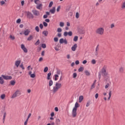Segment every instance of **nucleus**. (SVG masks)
<instances>
[{
    "instance_id": "f257e3e1",
    "label": "nucleus",
    "mask_w": 125,
    "mask_h": 125,
    "mask_svg": "<svg viewBox=\"0 0 125 125\" xmlns=\"http://www.w3.org/2000/svg\"><path fill=\"white\" fill-rule=\"evenodd\" d=\"M79 107H80V104L79 103H78V102H76L75 104V106L72 110V117L73 118H75L77 116V110Z\"/></svg>"
},
{
    "instance_id": "f03ea898",
    "label": "nucleus",
    "mask_w": 125,
    "mask_h": 125,
    "mask_svg": "<svg viewBox=\"0 0 125 125\" xmlns=\"http://www.w3.org/2000/svg\"><path fill=\"white\" fill-rule=\"evenodd\" d=\"M61 86H62L61 83H59V82L56 83V85L55 86L53 87V92H54V93H55V92L58 91V89H59V88H61Z\"/></svg>"
},
{
    "instance_id": "7ed1b4c3",
    "label": "nucleus",
    "mask_w": 125,
    "mask_h": 125,
    "mask_svg": "<svg viewBox=\"0 0 125 125\" xmlns=\"http://www.w3.org/2000/svg\"><path fill=\"white\" fill-rule=\"evenodd\" d=\"M106 69L107 66L104 65L102 69L101 72H100L102 74V76H104L105 77H106V76H108V72L106 70Z\"/></svg>"
},
{
    "instance_id": "20e7f679",
    "label": "nucleus",
    "mask_w": 125,
    "mask_h": 125,
    "mask_svg": "<svg viewBox=\"0 0 125 125\" xmlns=\"http://www.w3.org/2000/svg\"><path fill=\"white\" fill-rule=\"evenodd\" d=\"M96 34H98V35H103V34H104V28L99 27L96 30Z\"/></svg>"
},
{
    "instance_id": "39448f33",
    "label": "nucleus",
    "mask_w": 125,
    "mask_h": 125,
    "mask_svg": "<svg viewBox=\"0 0 125 125\" xmlns=\"http://www.w3.org/2000/svg\"><path fill=\"white\" fill-rule=\"evenodd\" d=\"M20 95H21V92H20V90H17L16 92L12 95L11 98L13 99L18 96H20Z\"/></svg>"
},
{
    "instance_id": "423d86ee",
    "label": "nucleus",
    "mask_w": 125,
    "mask_h": 125,
    "mask_svg": "<svg viewBox=\"0 0 125 125\" xmlns=\"http://www.w3.org/2000/svg\"><path fill=\"white\" fill-rule=\"evenodd\" d=\"M63 36L64 37H67V36H69V37H72L73 36V32L72 31L69 32H64L63 33Z\"/></svg>"
},
{
    "instance_id": "0eeeda50",
    "label": "nucleus",
    "mask_w": 125,
    "mask_h": 125,
    "mask_svg": "<svg viewBox=\"0 0 125 125\" xmlns=\"http://www.w3.org/2000/svg\"><path fill=\"white\" fill-rule=\"evenodd\" d=\"M60 43H64V44H67L68 43V41L66 39H64L62 38L60 40Z\"/></svg>"
},
{
    "instance_id": "6e6552de",
    "label": "nucleus",
    "mask_w": 125,
    "mask_h": 125,
    "mask_svg": "<svg viewBox=\"0 0 125 125\" xmlns=\"http://www.w3.org/2000/svg\"><path fill=\"white\" fill-rule=\"evenodd\" d=\"M1 77H2L3 79L4 80H5L6 81H7L8 80H12V77H11V76H5L4 75H2Z\"/></svg>"
},
{
    "instance_id": "1a4fd4ad",
    "label": "nucleus",
    "mask_w": 125,
    "mask_h": 125,
    "mask_svg": "<svg viewBox=\"0 0 125 125\" xmlns=\"http://www.w3.org/2000/svg\"><path fill=\"white\" fill-rule=\"evenodd\" d=\"M21 47L25 53H27V52H28V50L27 49V48L25 47V45H24V44H21Z\"/></svg>"
},
{
    "instance_id": "9d476101",
    "label": "nucleus",
    "mask_w": 125,
    "mask_h": 125,
    "mask_svg": "<svg viewBox=\"0 0 125 125\" xmlns=\"http://www.w3.org/2000/svg\"><path fill=\"white\" fill-rule=\"evenodd\" d=\"M32 13L35 16H39L40 15V12L37 10H33Z\"/></svg>"
},
{
    "instance_id": "9b49d317",
    "label": "nucleus",
    "mask_w": 125,
    "mask_h": 125,
    "mask_svg": "<svg viewBox=\"0 0 125 125\" xmlns=\"http://www.w3.org/2000/svg\"><path fill=\"white\" fill-rule=\"evenodd\" d=\"M27 17L29 19H33L34 18V15L30 12H27Z\"/></svg>"
},
{
    "instance_id": "f8f14e48",
    "label": "nucleus",
    "mask_w": 125,
    "mask_h": 125,
    "mask_svg": "<svg viewBox=\"0 0 125 125\" xmlns=\"http://www.w3.org/2000/svg\"><path fill=\"white\" fill-rule=\"evenodd\" d=\"M31 32V31L29 29H26L23 32V35L24 36H28L29 34Z\"/></svg>"
},
{
    "instance_id": "ddd939ff",
    "label": "nucleus",
    "mask_w": 125,
    "mask_h": 125,
    "mask_svg": "<svg viewBox=\"0 0 125 125\" xmlns=\"http://www.w3.org/2000/svg\"><path fill=\"white\" fill-rule=\"evenodd\" d=\"M55 124L56 125H60L61 124V120L59 118H56L55 121Z\"/></svg>"
},
{
    "instance_id": "4468645a",
    "label": "nucleus",
    "mask_w": 125,
    "mask_h": 125,
    "mask_svg": "<svg viewBox=\"0 0 125 125\" xmlns=\"http://www.w3.org/2000/svg\"><path fill=\"white\" fill-rule=\"evenodd\" d=\"M20 63H21V61H17L15 62V66H16L17 68H18V67H19Z\"/></svg>"
},
{
    "instance_id": "2eb2a0df",
    "label": "nucleus",
    "mask_w": 125,
    "mask_h": 125,
    "mask_svg": "<svg viewBox=\"0 0 125 125\" xmlns=\"http://www.w3.org/2000/svg\"><path fill=\"white\" fill-rule=\"evenodd\" d=\"M77 47H78V45L77 44H75L71 47V49H72V51H76V49H77Z\"/></svg>"
},
{
    "instance_id": "dca6fc26",
    "label": "nucleus",
    "mask_w": 125,
    "mask_h": 125,
    "mask_svg": "<svg viewBox=\"0 0 125 125\" xmlns=\"http://www.w3.org/2000/svg\"><path fill=\"white\" fill-rule=\"evenodd\" d=\"M56 10V9L55 7H54L52 8V9H50L49 11L51 13H52V14H54L55 13Z\"/></svg>"
},
{
    "instance_id": "f3484780",
    "label": "nucleus",
    "mask_w": 125,
    "mask_h": 125,
    "mask_svg": "<svg viewBox=\"0 0 125 125\" xmlns=\"http://www.w3.org/2000/svg\"><path fill=\"white\" fill-rule=\"evenodd\" d=\"M2 76L0 77V84H3L4 83V80H3Z\"/></svg>"
},
{
    "instance_id": "a211bd4d",
    "label": "nucleus",
    "mask_w": 125,
    "mask_h": 125,
    "mask_svg": "<svg viewBox=\"0 0 125 125\" xmlns=\"http://www.w3.org/2000/svg\"><path fill=\"white\" fill-rule=\"evenodd\" d=\"M42 35H44V36H45V37H47V35H48V31L46 30L43 31Z\"/></svg>"
},
{
    "instance_id": "6ab92c4d",
    "label": "nucleus",
    "mask_w": 125,
    "mask_h": 125,
    "mask_svg": "<svg viewBox=\"0 0 125 125\" xmlns=\"http://www.w3.org/2000/svg\"><path fill=\"white\" fill-rule=\"evenodd\" d=\"M83 96H80L79 97V103H81L82 102V101H83Z\"/></svg>"
},
{
    "instance_id": "aec40b11",
    "label": "nucleus",
    "mask_w": 125,
    "mask_h": 125,
    "mask_svg": "<svg viewBox=\"0 0 125 125\" xmlns=\"http://www.w3.org/2000/svg\"><path fill=\"white\" fill-rule=\"evenodd\" d=\"M42 6V4H39L36 6V8H37V9H41Z\"/></svg>"
},
{
    "instance_id": "412c9836",
    "label": "nucleus",
    "mask_w": 125,
    "mask_h": 125,
    "mask_svg": "<svg viewBox=\"0 0 125 125\" xmlns=\"http://www.w3.org/2000/svg\"><path fill=\"white\" fill-rule=\"evenodd\" d=\"M96 83V80H95L94 82V83H93V84L91 85V89H93V88H94V87H95V83Z\"/></svg>"
},
{
    "instance_id": "4be33fe9",
    "label": "nucleus",
    "mask_w": 125,
    "mask_h": 125,
    "mask_svg": "<svg viewBox=\"0 0 125 125\" xmlns=\"http://www.w3.org/2000/svg\"><path fill=\"white\" fill-rule=\"evenodd\" d=\"M5 117H6V112H4L3 116V123L4 124V121H5Z\"/></svg>"
},
{
    "instance_id": "5701e85b",
    "label": "nucleus",
    "mask_w": 125,
    "mask_h": 125,
    "mask_svg": "<svg viewBox=\"0 0 125 125\" xmlns=\"http://www.w3.org/2000/svg\"><path fill=\"white\" fill-rule=\"evenodd\" d=\"M84 73L86 76H90V73L88 70H85Z\"/></svg>"
},
{
    "instance_id": "b1692460",
    "label": "nucleus",
    "mask_w": 125,
    "mask_h": 125,
    "mask_svg": "<svg viewBox=\"0 0 125 125\" xmlns=\"http://www.w3.org/2000/svg\"><path fill=\"white\" fill-rule=\"evenodd\" d=\"M51 76V73L49 72L47 74V80H50V77Z\"/></svg>"
},
{
    "instance_id": "393cba45",
    "label": "nucleus",
    "mask_w": 125,
    "mask_h": 125,
    "mask_svg": "<svg viewBox=\"0 0 125 125\" xmlns=\"http://www.w3.org/2000/svg\"><path fill=\"white\" fill-rule=\"evenodd\" d=\"M10 39H11L12 41H14L15 40V37L14 36H13L12 35H10Z\"/></svg>"
},
{
    "instance_id": "a878e982",
    "label": "nucleus",
    "mask_w": 125,
    "mask_h": 125,
    "mask_svg": "<svg viewBox=\"0 0 125 125\" xmlns=\"http://www.w3.org/2000/svg\"><path fill=\"white\" fill-rule=\"evenodd\" d=\"M55 77V81H58V78H59V76L58 75V74H55L54 75Z\"/></svg>"
},
{
    "instance_id": "bb28decb",
    "label": "nucleus",
    "mask_w": 125,
    "mask_h": 125,
    "mask_svg": "<svg viewBox=\"0 0 125 125\" xmlns=\"http://www.w3.org/2000/svg\"><path fill=\"white\" fill-rule=\"evenodd\" d=\"M121 8L122 9H125V1L122 4Z\"/></svg>"
},
{
    "instance_id": "cd10ccee",
    "label": "nucleus",
    "mask_w": 125,
    "mask_h": 125,
    "mask_svg": "<svg viewBox=\"0 0 125 125\" xmlns=\"http://www.w3.org/2000/svg\"><path fill=\"white\" fill-rule=\"evenodd\" d=\"M78 39H79V37L78 36H75L73 39L74 42H78Z\"/></svg>"
},
{
    "instance_id": "c85d7f7f",
    "label": "nucleus",
    "mask_w": 125,
    "mask_h": 125,
    "mask_svg": "<svg viewBox=\"0 0 125 125\" xmlns=\"http://www.w3.org/2000/svg\"><path fill=\"white\" fill-rule=\"evenodd\" d=\"M111 95H112V91H110L109 92V97L108 98V100H110V98H111Z\"/></svg>"
},
{
    "instance_id": "c756f323",
    "label": "nucleus",
    "mask_w": 125,
    "mask_h": 125,
    "mask_svg": "<svg viewBox=\"0 0 125 125\" xmlns=\"http://www.w3.org/2000/svg\"><path fill=\"white\" fill-rule=\"evenodd\" d=\"M33 39V36L32 35H30L28 38H27V41H32Z\"/></svg>"
},
{
    "instance_id": "7c9ffc66",
    "label": "nucleus",
    "mask_w": 125,
    "mask_h": 125,
    "mask_svg": "<svg viewBox=\"0 0 125 125\" xmlns=\"http://www.w3.org/2000/svg\"><path fill=\"white\" fill-rule=\"evenodd\" d=\"M53 84V82L52 80H50L49 82V86H51Z\"/></svg>"
},
{
    "instance_id": "2f4dec72",
    "label": "nucleus",
    "mask_w": 125,
    "mask_h": 125,
    "mask_svg": "<svg viewBox=\"0 0 125 125\" xmlns=\"http://www.w3.org/2000/svg\"><path fill=\"white\" fill-rule=\"evenodd\" d=\"M34 2L36 4H40V2H41L40 0H34Z\"/></svg>"
},
{
    "instance_id": "473e14b6",
    "label": "nucleus",
    "mask_w": 125,
    "mask_h": 125,
    "mask_svg": "<svg viewBox=\"0 0 125 125\" xmlns=\"http://www.w3.org/2000/svg\"><path fill=\"white\" fill-rule=\"evenodd\" d=\"M48 71V67H45L43 70L44 73H46Z\"/></svg>"
},
{
    "instance_id": "72a5a7b5",
    "label": "nucleus",
    "mask_w": 125,
    "mask_h": 125,
    "mask_svg": "<svg viewBox=\"0 0 125 125\" xmlns=\"http://www.w3.org/2000/svg\"><path fill=\"white\" fill-rule=\"evenodd\" d=\"M79 72H83V67H80L78 69Z\"/></svg>"
},
{
    "instance_id": "f704fd0d",
    "label": "nucleus",
    "mask_w": 125,
    "mask_h": 125,
    "mask_svg": "<svg viewBox=\"0 0 125 125\" xmlns=\"http://www.w3.org/2000/svg\"><path fill=\"white\" fill-rule=\"evenodd\" d=\"M15 81H11V82H10V84H11V85H14L15 84Z\"/></svg>"
},
{
    "instance_id": "c9c22d12",
    "label": "nucleus",
    "mask_w": 125,
    "mask_h": 125,
    "mask_svg": "<svg viewBox=\"0 0 125 125\" xmlns=\"http://www.w3.org/2000/svg\"><path fill=\"white\" fill-rule=\"evenodd\" d=\"M0 98L1 99H4V98H5V94H2L1 96H0Z\"/></svg>"
},
{
    "instance_id": "e433bc0d",
    "label": "nucleus",
    "mask_w": 125,
    "mask_h": 125,
    "mask_svg": "<svg viewBox=\"0 0 125 125\" xmlns=\"http://www.w3.org/2000/svg\"><path fill=\"white\" fill-rule=\"evenodd\" d=\"M119 71L120 73H123V72H124V67H120L119 69Z\"/></svg>"
},
{
    "instance_id": "4c0bfd02",
    "label": "nucleus",
    "mask_w": 125,
    "mask_h": 125,
    "mask_svg": "<svg viewBox=\"0 0 125 125\" xmlns=\"http://www.w3.org/2000/svg\"><path fill=\"white\" fill-rule=\"evenodd\" d=\"M35 30L37 31L38 32H40V28H39V26H36L35 27Z\"/></svg>"
},
{
    "instance_id": "58836bf2",
    "label": "nucleus",
    "mask_w": 125,
    "mask_h": 125,
    "mask_svg": "<svg viewBox=\"0 0 125 125\" xmlns=\"http://www.w3.org/2000/svg\"><path fill=\"white\" fill-rule=\"evenodd\" d=\"M57 32L58 33H61V32H62V29H61V28H58L57 29Z\"/></svg>"
},
{
    "instance_id": "ea45409f",
    "label": "nucleus",
    "mask_w": 125,
    "mask_h": 125,
    "mask_svg": "<svg viewBox=\"0 0 125 125\" xmlns=\"http://www.w3.org/2000/svg\"><path fill=\"white\" fill-rule=\"evenodd\" d=\"M60 27H64V22H61L60 23Z\"/></svg>"
},
{
    "instance_id": "a19ab883",
    "label": "nucleus",
    "mask_w": 125,
    "mask_h": 125,
    "mask_svg": "<svg viewBox=\"0 0 125 125\" xmlns=\"http://www.w3.org/2000/svg\"><path fill=\"white\" fill-rule=\"evenodd\" d=\"M52 5H53V2L51 1L49 4V7H51V6H52Z\"/></svg>"
},
{
    "instance_id": "79ce46f5",
    "label": "nucleus",
    "mask_w": 125,
    "mask_h": 125,
    "mask_svg": "<svg viewBox=\"0 0 125 125\" xmlns=\"http://www.w3.org/2000/svg\"><path fill=\"white\" fill-rule=\"evenodd\" d=\"M42 48H45L46 47V45L44 43H43L42 44Z\"/></svg>"
},
{
    "instance_id": "37998d69",
    "label": "nucleus",
    "mask_w": 125,
    "mask_h": 125,
    "mask_svg": "<svg viewBox=\"0 0 125 125\" xmlns=\"http://www.w3.org/2000/svg\"><path fill=\"white\" fill-rule=\"evenodd\" d=\"M110 86V84H109V83H107L105 86V88L107 89L108 88V87H109Z\"/></svg>"
},
{
    "instance_id": "c03bdc74",
    "label": "nucleus",
    "mask_w": 125,
    "mask_h": 125,
    "mask_svg": "<svg viewBox=\"0 0 125 125\" xmlns=\"http://www.w3.org/2000/svg\"><path fill=\"white\" fill-rule=\"evenodd\" d=\"M61 7L60 6H59L57 8V12H59L60 11V8Z\"/></svg>"
},
{
    "instance_id": "a18cd8bd",
    "label": "nucleus",
    "mask_w": 125,
    "mask_h": 125,
    "mask_svg": "<svg viewBox=\"0 0 125 125\" xmlns=\"http://www.w3.org/2000/svg\"><path fill=\"white\" fill-rule=\"evenodd\" d=\"M35 45H39L40 44V40H38L35 43Z\"/></svg>"
},
{
    "instance_id": "49530a36",
    "label": "nucleus",
    "mask_w": 125,
    "mask_h": 125,
    "mask_svg": "<svg viewBox=\"0 0 125 125\" xmlns=\"http://www.w3.org/2000/svg\"><path fill=\"white\" fill-rule=\"evenodd\" d=\"M61 73V71H60V70H58H58H57L56 74H57L58 75H60Z\"/></svg>"
},
{
    "instance_id": "de8ad7c7",
    "label": "nucleus",
    "mask_w": 125,
    "mask_h": 125,
    "mask_svg": "<svg viewBox=\"0 0 125 125\" xmlns=\"http://www.w3.org/2000/svg\"><path fill=\"white\" fill-rule=\"evenodd\" d=\"M89 105H90V102L88 101L86 103V107H88V106H89Z\"/></svg>"
},
{
    "instance_id": "09e8293b",
    "label": "nucleus",
    "mask_w": 125,
    "mask_h": 125,
    "mask_svg": "<svg viewBox=\"0 0 125 125\" xmlns=\"http://www.w3.org/2000/svg\"><path fill=\"white\" fill-rule=\"evenodd\" d=\"M54 42H58V38L57 37H55L54 38Z\"/></svg>"
},
{
    "instance_id": "8fccbe9b",
    "label": "nucleus",
    "mask_w": 125,
    "mask_h": 125,
    "mask_svg": "<svg viewBox=\"0 0 125 125\" xmlns=\"http://www.w3.org/2000/svg\"><path fill=\"white\" fill-rule=\"evenodd\" d=\"M20 67L22 69V70L25 69V67H24V66L23 65V64H21L20 65Z\"/></svg>"
},
{
    "instance_id": "3c124183",
    "label": "nucleus",
    "mask_w": 125,
    "mask_h": 125,
    "mask_svg": "<svg viewBox=\"0 0 125 125\" xmlns=\"http://www.w3.org/2000/svg\"><path fill=\"white\" fill-rule=\"evenodd\" d=\"M91 63L92 64H95V63H96V61H95V60H92L91 61Z\"/></svg>"
},
{
    "instance_id": "603ef678",
    "label": "nucleus",
    "mask_w": 125,
    "mask_h": 125,
    "mask_svg": "<svg viewBox=\"0 0 125 125\" xmlns=\"http://www.w3.org/2000/svg\"><path fill=\"white\" fill-rule=\"evenodd\" d=\"M79 12H77L76 13V18H77V19H78V18H79Z\"/></svg>"
},
{
    "instance_id": "864d4df0",
    "label": "nucleus",
    "mask_w": 125,
    "mask_h": 125,
    "mask_svg": "<svg viewBox=\"0 0 125 125\" xmlns=\"http://www.w3.org/2000/svg\"><path fill=\"white\" fill-rule=\"evenodd\" d=\"M43 26H44V27H47V23H46V22H43Z\"/></svg>"
},
{
    "instance_id": "5fc2aeb1",
    "label": "nucleus",
    "mask_w": 125,
    "mask_h": 125,
    "mask_svg": "<svg viewBox=\"0 0 125 125\" xmlns=\"http://www.w3.org/2000/svg\"><path fill=\"white\" fill-rule=\"evenodd\" d=\"M30 77H31V78H35L36 77V74H35L34 73L32 74H31Z\"/></svg>"
},
{
    "instance_id": "6e6d98bb",
    "label": "nucleus",
    "mask_w": 125,
    "mask_h": 125,
    "mask_svg": "<svg viewBox=\"0 0 125 125\" xmlns=\"http://www.w3.org/2000/svg\"><path fill=\"white\" fill-rule=\"evenodd\" d=\"M73 78L74 79L77 78V73L75 72L73 73Z\"/></svg>"
},
{
    "instance_id": "4d7b16f0",
    "label": "nucleus",
    "mask_w": 125,
    "mask_h": 125,
    "mask_svg": "<svg viewBox=\"0 0 125 125\" xmlns=\"http://www.w3.org/2000/svg\"><path fill=\"white\" fill-rule=\"evenodd\" d=\"M0 3L1 4V5H3V4L5 3V2H4V1L3 0H2L0 2Z\"/></svg>"
},
{
    "instance_id": "13d9d810",
    "label": "nucleus",
    "mask_w": 125,
    "mask_h": 125,
    "mask_svg": "<svg viewBox=\"0 0 125 125\" xmlns=\"http://www.w3.org/2000/svg\"><path fill=\"white\" fill-rule=\"evenodd\" d=\"M75 64L76 65H79V64H80V61H79L78 60L75 61Z\"/></svg>"
},
{
    "instance_id": "bf43d9fd",
    "label": "nucleus",
    "mask_w": 125,
    "mask_h": 125,
    "mask_svg": "<svg viewBox=\"0 0 125 125\" xmlns=\"http://www.w3.org/2000/svg\"><path fill=\"white\" fill-rule=\"evenodd\" d=\"M101 73H100V72L99 73V75H98V78L99 79V80H100V79H101Z\"/></svg>"
},
{
    "instance_id": "052dcab7",
    "label": "nucleus",
    "mask_w": 125,
    "mask_h": 125,
    "mask_svg": "<svg viewBox=\"0 0 125 125\" xmlns=\"http://www.w3.org/2000/svg\"><path fill=\"white\" fill-rule=\"evenodd\" d=\"M40 28L41 29H42V28H43V25L41 23V24H40Z\"/></svg>"
},
{
    "instance_id": "680f3d73",
    "label": "nucleus",
    "mask_w": 125,
    "mask_h": 125,
    "mask_svg": "<svg viewBox=\"0 0 125 125\" xmlns=\"http://www.w3.org/2000/svg\"><path fill=\"white\" fill-rule=\"evenodd\" d=\"M58 37L59 38H61V37H62V34L61 33H58Z\"/></svg>"
},
{
    "instance_id": "e2e57ef3",
    "label": "nucleus",
    "mask_w": 125,
    "mask_h": 125,
    "mask_svg": "<svg viewBox=\"0 0 125 125\" xmlns=\"http://www.w3.org/2000/svg\"><path fill=\"white\" fill-rule=\"evenodd\" d=\"M20 22H21V19H18L17 20V23H20Z\"/></svg>"
},
{
    "instance_id": "0e129e2a",
    "label": "nucleus",
    "mask_w": 125,
    "mask_h": 125,
    "mask_svg": "<svg viewBox=\"0 0 125 125\" xmlns=\"http://www.w3.org/2000/svg\"><path fill=\"white\" fill-rule=\"evenodd\" d=\"M43 18H44V19H46V18H47V15H44Z\"/></svg>"
},
{
    "instance_id": "69168bd1",
    "label": "nucleus",
    "mask_w": 125,
    "mask_h": 125,
    "mask_svg": "<svg viewBox=\"0 0 125 125\" xmlns=\"http://www.w3.org/2000/svg\"><path fill=\"white\" fill-rule=\"evenodd\" d=\"M42 60H43V59L42 58H40L39 60V62H42Z\"/></svg>"
},
{
    "instance_id": "338daca9",
    "label": "nucleus",
    "mask_w": 125,
    "mask_h": 125,
    "mask_svg": "<svg viewBox=\"0 0 125 125\" xmlns=\"http://www.w3.org/2000/svg\"><path fill=\"white\" fill-rule=\"evenodd\" d=\"M45 22H47V23H49L50 21L49 20V19H46L45 20Z\"/></svg>"
},
{
    "instance_id": "774afa93",
    "label": "nucleus",
    "mask_w": 125,
    "mask_h": 125,
    "mask_svg": "<svg viewBox=\"0 0 125 125\" xmlns=\"http://www.w3.org/2000/svg\"><path fill=\"white\" fill-rule=\"evenodd\" d=\"M66 57H67V59H70V58H71V56L69 54H68L66 56Z\"/></svg>"
}]
</instances>
